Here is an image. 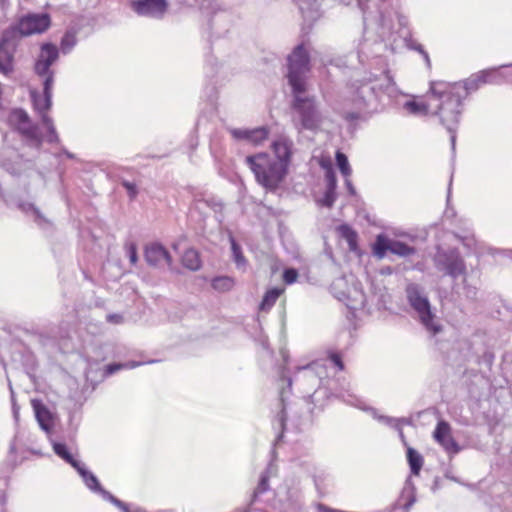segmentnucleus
Here are the masks:
<instances>
[{
    "label": "nucleus",
    "instance_id": "nucleus-9",
    "mask_svg": "<svg viewBox=\"0 0 512 512\" xmlns=\"http://www.w3.org/2000/svg\"><path fill=\"white\" fill-rule=\"evenodd\" d=\"M8 123L27 139L40 143L38 128L31 122L28 114L24 110H13L9 114Z\"/></svg>",
    "mask_w": 512,
    "mask_h": 512
},
{
    "label": "nucleus",
    "instance_id": "nucleus-31",
    "mask_svg": "<svg viewBox=\"0 0 512 512\" xmlns=\"http://www.w3.org/2000/svg\"><path fill=\"white\" fill-rule=\"evenodd\" d=\"M127 254L131 264L135 265L138 261L137 246L134 243H130L126 246Z\"/></svg>",
    "mask_w": 512,
    "mask_h": 512
},
{
    "label": "nucleus",
    "instance_id": "nucleus-23",
    "mask_svg": "<svg viewBox=\"0 0 512 512\" xmlns=\"http://www.w3.org/2000/svg\"><path fill=\"white\" fill-rule=\"evenodd\" d=\"M75 469L82 476V478L88 488H90L91 490H94V491L101 490L99 481L93 473L86 470L83 466H81V464H79V468H75Z\"/></svg>",
    "mask_w": 512,
    "mask_h": 512
},
{
    "label": "nucleus",
    "instance_id": "nucleus-1",
    "mask_svg": "<svg viewBox=\"0 0 512 512\" xmlns=\"http://www.w3.org/2000/svg\"><path fill=\"white\" fill-rule=\"evenodd\" d=\"M58 48L51 43H45L41 46L39 57L35 63L36 74L43 78V96L36 91H31V98L34 109L40 114L43 124L51 133V141L57 138L52 119L47 115L51 108L52 86L54 82V73L50 69L51 65L58 59Z\"/></svg>",
    "mask_w": 512,
    "mask_h": 512
},
{
    "label": "nucleus",
    "instance_id": "nucleus-2",
    "mask_svg": "<svg viewBox=\"0 0 512 512\" xmlns=\"http://www.w3.org/2000/svg\"><path fill=\"white\" fill-rule=\"evenodd\" d=\"M432 96L435 101L439 102L436 105L437 109L433 112L439 115L442 123L449 129L459 122L462 99L465 97L463 94V87L460 83H446L442 81L433 82L431 84Z\"/></svg>",
    "mask_w": 512,
    "mask_h": 512
},
{
    "label": "nucleus",
    "instance_id": "nucleus-12",
    "mask_svg": "<svg viewBox=\"0 0 512 512\" xmlns=\"http://www.w3.org/2000/svg\"><path fill=\"white\" fill-rule=\"evenodd\" d=\"M145 259L149 265L155 267H160L164 264L171 266L172 264L170 253L164 246L158 243H151L146 246Z\"/></svg>",
    "mask_w": 512,
    "mask_h": 512
},
{
    "label": "nucleus",
    "instance_id": "nucleus-15",
    "mask_svg": "<svg viewBox=\"0 0 512 512\" xmlns=\"http://www.w3.org/2000/svg\"><path fill=\"white\" fill-rule=\"evenodd\" d=\"M432 102H435V97L432 92L423 97H414L406 101L403 105L404 109L413 115L427 116L432 112Z\"/></svg>",
    "mask_w": 512,
    "mask_h": 512
},
{
    "label": "nucleus",
    "instance_id": "nucleus-32",
    "mask_svg": "<svg viewBox=\"0 0 512 512\" xmlns=\"http://www.w3.org/2000/svg\"><path fill=\"white\" fill-rule=\"evenodd\" d=\"M329 360L340 370H344V363L342 361V357L339 353L336 352H330L329 353Z\"/></svg>",
    "mask_w": 512,
    "mask_h": 512
},
{
    "label": "nucleus",
    "instance_id": "nucleus-36",
    "mask_svg": "<svg viewBox=\"0 0 512 512\" xmlns=\"http://www.w3.org/2000/svg\"><path fill=\"white\" fill-rule=\"evenodd\" d=\"M334 202V195L332 191H328L324 198V203L326 206L331 207Z\"/></svg>",
    "mask_w": 512,
    "mask_h": 512
},
{
    "label": "nucleus",
    "instance_id": "nucleus-35",
    "mask_svg": "<svg viewBox=\"0 0 512 512\" xmlns=\"http://www.w3.org/2000/svg\"><path fill=\"white\" fill-rule=\"evenodd\" d=\"M107 321L114 324H119L123 321V317L119 314H109L107 316Z\"/></svg>",
    "mask_w": 512,
    "mask_h": 512
},
{
    "label": "nucleus",
    "instance_id": "nucleus-22",
    "mask_svg": "<svg viewBox=\"0 0 512 512\" xmlns=\"http://www.w3.org/2000/svg\"><path fill=\"white\" fill-rule=\"evenodd\" d=\"M53 451L56 455L62 458L64 461L69 463L74 468H79L80 462L77 461L73 455L69 452L67 446L63 443H54Z\"/></svg>",
    "mask_w": 512,
    "mask_h": 512
},
{
    "label": "nucleus",
    "instance_id": "nucleus-40",
    "mask_svg": "<svg viewBox=\"0 0 512 512\" xmlns=\"http://www.w3.org/2000/svg\"><path fill=\"white\" fill-rule=\"evenodd\" d=\"M8 0H0V4L4 5Z\"/></svg>",
    "mask_w": 512,
    "mask_h": 512
},
{
    "label": "nucleus",
    "instance_id": "nucleus-24",
    "mask_svg": "<svg viewBox=\"0 0 512 512\" xmlns=\"http://www.w3.org/2000/svg\"><path fill=\"white\" fill-rule=\"evenodd\" d=\"M36 411V417L40 424V426L48 431L52 426V416L49 410L42 405H39L35 408Z\"/></svg>",
    "mask_w": 512,
    "mask_h": 512
},
{
    "label": "nucleus",
    "instance_id": "nucleus-17",
    "mask_svg": "<svg viewBox=\"0 0 512 512\" xmlns=\"http://www.w3.org/2000/svg\"><path fill=\"white\" fill-rule=\"evenodd\" d=\"M491 76L492 73L489 71H480L473 74L463 83H460L463 87V94L466 96L470 91H475L482 85L487 84L490 82Z\"/></svg>",
    "mask_w": 512,
    "mask_h": 512
},
{
    "label": "nucleus",
    "instance_id": "nucleus-20",
    "mask_svg": "<svg viewBox=\"0 0 512 512\" xmlns=\"http://www.w3.org/2000/svg\"><path fill=\"white\" fill-rule=\"evenodd\" d=\"M446 271L452 277H458L464 275L466 272V266L462 258L459 256H451L447 259Z\"/></svg>",
    "mask_w": 512,
    "mask_h": 512
},
{
    "label": "nucleus",
    "instance_id": "nucleus-27",
    "mask_svg": "<svg viewBox=\"0 0 512 512\" xmlns=\"http://www.w3.org/2000/svg\"><path fill=\"white\" fill-rule=\"evenodd\" d=\"M336 162L337 166L340 169L341 173L345 177H349L351 175V168L348 163V159L346 155L340 151L336 152Z\"/></svg>",
    "mask_w": 512,
    "mask_h": 512
},
{
    "label": "nucleus",
    "instance_id": "nucleus-34",
    "mask_svg": "<svg viewBox=\"0 0 512 512\" xmlns=\"http://www.w3.org/2000/svg\"><path fill=\"white\" fill-rule=\"evenodd\" d=\"M123 186L128 191L130 198L134 199L136 197V195H137L136 185L133 184V183L125 181V182H123Z\"/></svg>",
    "mask_w": 512,
    "mask_h": 512
},
{
    "label": "nucleus",
    "instance_id": "nucleus-14",
    "mask_svg": "<svg viewBox=\"0 0 512 512\" xmlns=\"http://www.w3.org/2000/svg\"><path fill=\"white\" fill-rule=\"evenodd\" d=\"M133 10L139 15L161 16L167 9L166 0H137L131 3Z\"/></svg>",
    "mask_w": 512,
    "mask_h": 512
},
{
    "label": "nucleus",
    "instance_id": "nucleus-29",
    "mask_svg": "<svg viewBox=\"0 0 512 512\" xmlns=\"http://www.w3.org/2000/svg\"><path fill=\"white\" fill-rule=\"evenodd\" d=\"M231 248L235 262L237 264H243L245 262V257L242 253L241 247L236 243V241L233 238H231Z\"/></svg>",
    "mask_w": 512,
    "mask_h": 512
},
{
    "label": "nucleus",
    "instance_id": "nucleus-4",
    "mask_svg": "<svg viewBox=\"0 0 512 512\" xmlns=\"http://www.w3.org/2000/svg\"><path fill=\"white\" fill-rule=\"evenodd\" d=\"M309 70V53L304 44H300L288 56V80L293 93H304L306 91V84L302 76Z\"/></svg>",
    "mask_w": 512,
    "mask_h": 512
},
{
    "label": "nucleus",
    "instance_id": "nucleus-10",
    "mask_svg": "<svg viewBox=\"0 0 512 512\" xmlns=\"http://www.w3.org/2000/svg\"><path fill=\"white\" fill-rule=\"evenodd\" d=\"M293 146V142L286 137H280L271 144V150L275 156L273 161L281 165L288 173L294 154Z\"/></svg>",
    "mask_w": 512,
    "mask_h": 512
},
{
    "label": "nucleus",
    "instance_id": "nucleus-18",
    "mask_svg": "<svg viewBox=\"0 0 512 512\" xmlns=\"http://www.w3.org/2000/svg\"><path fill=\"white\" fill-rule=\"evenodd\" d=\"M181 263L185 268L191 271L199 270L202 265L199 252L192 248L184 251Z\"/></svg>",
    "mask_w": 512,
    "mask_h": 512
},
{
    "label": "nucleus",
    "instance_id": "nucleus-3",
    "mask_svg": "<svg viewBox=\"0 0 512 512\" xmlns=\"http://www.w3.org/2000/svg\"><path fill=\"white\" fill-rule=\"evenodd\" d=\"M245 162L253 172L256 182L269 192L277 191L289 174L265 152L249 155Z\"/></svg>",
    "mask_w": 512,
    "mask_h": 512
},
{
    "label": "nucleus",
    "instance_id": "nucleus-28",
    "mask_svg": "<svg viewBox=\"0 0 512 512\" xmlns=\"http://www.w3.org/2000/svg\"><path fill=\"white\" fill-rule=\"evenodd\" d=\"M76 44V36L74 32H66L61 39L60 47L63 53L69 52Z\"/></svg>",
    "mask_w": 512,
    "mask_h": 512
},
{
    "label": "nucleus",
    "instance_id": "nucleus-30",
    "mask_svg": "<svg viewBox=\"0 0 512 512\" xmlns=\"http://www.w3.org/2000/svg\"><path fill=\"white\" fill-rule=\"evenodd\" d=\"M297 278H298V272L293 268L286 269L283 273V281L286 284L294 283L297 280Z\"/></svg>",
    "mask_w": 512,
    "mask_h": 512
},
{
    "label": "nucleus",
    "instance_id": "nucleus-6",
    "mask_svg": "<svg viewBox=\"0 0 512 512\" xmlns=\"http://www.w3.org/2000/svg\"><path fill=\"white\" fill-rule=\"evenodd\" d=\"M292 108L297 112L301 128L305 130H317L321 123V115L317 109L314 97L301 96L302 93H293Z\"/></svg>",
    "mask_w": 512,
    "mask_h": 512
},
{
    "label": "nucleus",
    "instance_id": "nucleus-16",
    "mask_svg": "<svg viewBox=\"0 0 512 512\" xmlns=\"http://www.w3.org/2000/svg\"><path fill=\"white\" fill-rule=\"evenodd\" d=\"M13 36L14 30H6L0 43V70L5 74L13 68V55L8 51V42Z\"/></svg>",
    "mask_w": 512,
    "mask_h": 512
},
{
    "label": "nucleus",
    "instance_id": "nucleus-38",
    "mask_svg": "<svg viewBox=\"0 0 512 512\" xmlns=\"http://www.w3.org/2000/svg\"><path fill=\"white\" fill-rule=\"evenodd\" d=\"M112 501L115 505H117L122 511L124 512H130L129 509H128V506L123 503L122 501L116 499V498H112Z\"/></svg>",
    "mask_w": 512,
    "mask_h": 512
},
{
    "label": "nucleus",
    "instance_id": "nucleus-26",
    "mask_svg": "<svg viewBox=\"0 0 512 512\" xmlns=\"http://www.w3.org/2000/svg\"><path fill=\"white\" fill-rule=\"evenodd\" d=\"M212 287L220 292H226L233 288L234 281L227 276L216 277L212 280Z\"/></svg>",
    "mask_w": 512,
    "mask_h": 512
},
{
    "label": "nucleus",
    "instance_id": "nucleus-8",
    "mask_svg": "<svg viewBox=\"0 0 512 512\" xmlns=\"http://www.w3.org/2000/svg\"><path fill=\"white\" fill-rule=\"evenodd\" d=\"M373 254L382 259L386 256L387 252L392 254L406 257L415 253V249L404 242L393 240L384 234H379L372 245Z\"/></svg>",
    "mask_w": 512,
    "mask_h": 512
},
{
    "label": "nucleus",
    "instance_id": "nucleus-33",
    "mask_svg": "<svg viewBox=\"0 0 512 512\" xmlns=\"http://www.w3.org/2000/svg\"><path fill=\"white\" fill-rule=\"evenodd\" d=\"M128 365L127 364H121V363H112V364H109L105 367V375L106 376H109V375H112L114 374L115 372L123 369V368H127Z\"/></svg>",
    "mask_w": 512,
    "mask_h": 512
},
{
    "label": "nucleus",
    "instance_id": "nucleus-39",
    "mask_svg": "<svg viewBox=\"0 0 512 512\" xmlns=\"http://www.w3.org/2000/svg\"><path fill=\"white\" fill-rule=\"evenodd\" d=\"M331 183H332L333 186L335 185V178H334L333 175L331 176Z\"/></svg>",
    "mask_w": 512,
    "mask_h": 512
},
{
    "label": "nucleus",
    "instance_id": "nucleus-19",
    "mask_svg": "<svg viewBox=\"0 0 512 512\" xmlns=\"http://www.w3.org/2000/svg\"><path fill=\"white\" fill-rule=\"evenodd\" d=\"M340 236L346 240L350 251H357L358 249V234L349 225L343 224L338 227Z\"/></svg>",
    "mask_w": 512,
    "mask_h": 512
},
{
    "label": "nucleus",
    "instance_id": "nucleus-11",
    "mask_svg": "<svg viewBox=\"0 0 512 512\" xmlns=\"http://www.w3.org/2000/svg\"><path fill=\"white\" fill-rule=\"evenodd\" d=\"M233 138L243 140L253 146H259L269 137V129L266 127H258L254 129H232L230 131Z\"/></svg>",
    "mask_w": 512,
    "mask_h": 512
},
{
    "label": "nucleus",
    "instance_id": "nucleus-13",
    "mask_svg": "<svg viewBox=\"0 0 512 512\" xmlns=\"http://www.w3.org/2000/svg\"><path fill=\"white\" fill-rule=\"evenodd\" d=\"M433 437L447 452L457 453L459 451L458 444L452 436L451 427L446 421L438 422Z\"/></svg>",
    "mask_w": 512,
    "mask_h": 512
},
{
    "label": "nucleus",
    "instance_id": "nucleus-25",
    "mask_svg": "<svg viewBox=\"0 0 512 512\" xmlns=\"http://www.w3.org/2000/svg\"><path fill=\"white\" fill-rule=\"evenodd\" d=\"M407 460H408V463L410 465L411 472L414 475H418L420 470H421V468H422V465H423V458H422V456L418 452H416L414 449L408 448V450H407Z\"/></svg>",
    "mask_w": 512,
    "mask_h": 512
},
{
    "label": "nucleus",
    "instance_id": "nucleus-7",
    "mask_svg": "<svg viewBox=\"0 0 512 512\" xmlns=\"http://www.w3.org/2000/svg\"><path fill=\"white\" fill-rule=\"evenodd\" d=\"M51 26V17L47 13H30L21 17L14 30V35L19 33L21 36H30L33 34H42Z\"/></svg>",
    "mask_w": 512,
    "mask_h": 512
},
{
    "label": "nucleus",
    "instance_id": "nucleus-21",
    "mask_svg": "<svg viewBox=\"0 0 512 512\" xmlns=\"http://www.w3.org/2000/svg\"><path fill=\"white\" fill-rule=\"evenodd\" d=\"M283 292H284V289H282V288H273V289L268 290L265 293V295L260 303V306H259L260 310L267 311V310L271 309V307L274 306L277 299Z\"/></svg>",
    "mask_w": 512,
    "mask_h": 512
},
{
    "label": "nucleus",
    "instance_id": "nucleus-37",
    "mask_svg": "<svg viewBox=\"0 0 512 512\" xmlns=\"http://www.w3.org/2000/svg\"><path fill=\"white\" fill-rule=\"evenodd\" d=\"M267 487H268V480L266 477H263L261 480H260V483H259V486L257 488V492L258 493H263L264 491L267 490Z\"/></svg>",
    "mask_w": 512,
    "mask_h": 512
},
{
    "label": "nucleus",
    "instance_id": "nucleus-5",
    "mask_svg": "<svg viewBox=\"0 0 512 512\" xmlns=\"http://www.w3.org/2000/svg\"><path fill=\"white\" fill-rule=\"evenodd\" d=\"M406 295L409 304L418 313L423 326L434 335L439 333L441 326L434 322L435 315L431 311L428 299L422 296L420 287L413 283L407 285Z\"/></svg>",
    "mask_w": 512,
    "mask_h": 512
}]
</instances>
